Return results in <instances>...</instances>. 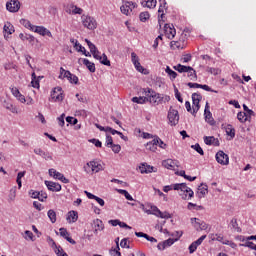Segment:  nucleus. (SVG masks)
I'll return each instance as SVG.
<instances>
[{
  "label": "nucleus",
  "mask_w": 256,
  "mask_h": 256,
  "mask_svg": "<svg viewBox=\"0 0 256 256\" xmlns=\"http://www.w3.org/2000/svg\"><path fill=\"white\" fill-rule=\"evenodd\" d=\"M216 139L213 136H205L204 137V143L205 145H213L215 143Z\"/></svg>",
  "instance_id": "a18cd8bd"
},
{
  "label": "nucleus",
  "mask_w": 256,
  "mask_h": 256,
  "mask_svg": "<svg viewBox=\"0 0 256 256\" xmlns=\"http://www.w3.org/2000/svg\"><path fill=\"white\" fill-rule=\"evenodd\" d=\"M201 99H203V96L199 93H193L192 94V115H195L199 109H201Z\"/></svg>",
  "instance_id": "20e7f679"
},
{
  "label": "nucleus",
  "mask_w": 256,
  "mask_h": 256,
  "mask_svg": "<svg viewBox=\"0 0 256 256\" xmlns=\"http://www.w3.org/2000/svg\"><path fill=\"white\" fill-rule=\"evenodd\" d=\"M196 225H198L199 229L201 231H207V229L209 228V225L207 223H205L204 221H198L196 222Z\"/></svg>",
  "instance_id": "c03bdc74"
},
{
  "label": "nucleus",
  "mask_w": 256,
  "mask_h": 256,
  "mask_svg": "<svg viewBox=\"0 0 256 256\" xmlns=\"http://www.w3.org/2000/svg\"><path fill=\"white\" fill-rule=\"evenodd\" d=\"M158 217H160V219H171V215L169 214V212H161L158 215Z\"/></svg>",
  "instance_id": "680f3d73"
},
{
  "label": "nucleus",
  "mask_w": 256,
  "mask_h": 256,
  "mask_svg": "<svg viewBox=\"0 0 256 256\" xmlns=\"http://www.w3.org/2000/svg\"><path fill=\"white\" fill-rule=\"evenodd\" d=\"M216 161L220 165H229V155L220 150L216 153Z\"/></svg>",
  "instance_id": "1a4fd4ad"
},
{
  "label": "nucleus",
  "mask_w": 256,
  "mask_h": 256,
  "mask_svg": "<svg viewBox=\"0 0 256 256\" xmlns=\"http://www.w3.org/2000/svg\"><path fill=\"white\" fill-rule=\"evenodd\" d=\"M94 227L99 231H103V229H105V225L103 224V221L101 219L94 220Z\"/></svg>",
  "instance_id": "72a5a7b5"
},
{
  "label": "nucleus",
  "mask_w": 256,
  "mask_h": 256,
  "mask_svg": "<svg viewBox=\"0 0 256 256\" xmlns=\"http://www.w3.org/2000/svg\"><path fill=\"white\" fill-rule=\"evenodd\" d=\"M66 122L69 123L70 125H77V123H79V120H77V118L68 116L66 117Z\"/></svg>",
  "instance_id": "603ef678"
},
{
  "label": "nucleus",
  "mask_w": 256,
  "mask_h": 256,
  "mask_svg": "<svg viewBox=\"0 0 256 256\" xmlns=\"http://www.w3.org/2000/svg\"><path fill=\"white\" fill-rule=\"evenodd\" d=\"M186 73H188V77L191 81H197V72H195V69L192 68V70H188Z\"/></svg>",
  "instance_id": "79ce46f5"
},
{
  "label": "nucleus",
  "mask_w": 256,
  "mask_h": 256,
  "mask_svg": "<svg viewBox=\"0 0 256 256\" xmlns=\"http://www.w3.org/2000/svg\"><path fill=\"white\" fill-rule=\"evenodd\" d=\"M165 72L169 75L170 79H177V72L173 71L171 67L167 66Z\"/></svg>",
  "instance_id": "58836bf2"
},
{
  "label": "nucleus",
  "mask_w": 256,
  "mask_h": 256,
  "mask_svg": "<svg viewBox=\"0 0 256 256\" xmlns=\"http://www.w3.org/2000/svg\"><path fill=\"white\" fill-rule=\"evenodd\" d=\"M72 15H83V9L77 7L75 4L73 6Z\"/></svg>",
  "instance_id": "3c124183"
},
{
  "label": "nucleus",
  "mask_w": 256,
  "mask_h": 256,
  "mask_svg": "<svg viewBox=\"0 0 256 256\" xmlns=\"http://www.w3.org/2000/svg\"><path fill=\"white\" fill-rule=\"evenodd\" d=\"M159 145V136H156L152 141L146 144V149L155 153Z\"/></svg>",
  "instance_id": "dca6fc26"
},
{
  "label": "nucleus",
  "mask_w": 256,
  "mask_h": 256,
  "mask_svg": "<svg viewBox=\"0 0 256 256\" xmlns=\"http://www.w3.org/2000/svg\"><path fill=\"white\" fill-rule=\"evenodd\" d=\"M170 47L173 50H175V49H183V47L181 46V42H179V41H172L170 43Z\"/></svg>",
  "instance_id": "8fccbe9b"
},
{
  "label": "nucleus",
  "mask_w": 256,
  "mask_h": 256,
  "mask_svg": "<svg viewBox=\"0 0 256 256\" xmlns=\"http://www.w3.org/2000/svg\"><path fill=\"white\" fill-rule=\"evenodd\" d=\"M34 31V33H38V35H42V37H45V35L47 37H53V34H51V31H49V29L43 27V26H34L32 28Z\"/></svg>",
  "instance_id": "9b49d317"
},
{
  "label": "nucleus",
  "mask_w": 256,
  "mask_h": 256,
  "mask_svg": "<svg viewBox=\"0 0 256 256\" xmlns=\"http://www.w3.org/2000/svg\"><path fill=\"white\" fill-rule=\"evenodd\" d=\"M74 7V4H68L66 7H65V11L66 13H68V15H73V8Z\"/></svg>",
  "instance_id": "e2e57ef3"
},
{
  "label": "nucleus",
  "mask_w": 256,
  "mask_h": 256,
  "mask_svg": "<svg viewBox=\"0 0 256 256\" xmlns=\"http://www.w3.org/2000/svg\"><path fill=\"white\" fill-rule=\"evenodd\" d=\"M231 225L234 231H237V233H241V228L239 227V224L237 223V219L233 218L231 220Z\"/></svg>",
  "instance_id": "49530a36"
},
{
  "label": "nucleus",
  "mask_w": 256,
  "mask_h": 256,
  "mask_svg": "<svg viewBox=\"0 0 256 256\" xmlns=\"http://www.w3.org/2000/svg\"><path fill=\"white\" fill-rule=\"evenodd\" d=\"M3 107L10 111L11 113H17V107H15L12 103L7 100L3 101Z\"/></svg>",
  "instance_id": "bb28decb"
},
{
  "label": "nucleus",
  "mask_w": 256,
  "mask_h": 256,
  "mask_svg": "<svg viewBox=\"0 0 256 256\" xmlns=\"http://www.w3.org/2000/svg\"><path fill=\"white\" fill-rule=\"evenodd\" d=\"M3 29H4V33H8V35H13V33H15V27L10 22H7L4 25Z\"/></svg>",
  "instance_id": "cd10ccee"
},
{
  "label": "nucleus",
  "mask_w": 256,
  "mask_h": 256,
  "mask_svg": "<svg viewBox=\"0 0 256 256\" xmlns=\"http://www.w3.org/2000/svg\"><path fill=\"white\" fill-rule=\"evenodd\" d=\"M173 189L174 191H180V196L185 201L193 199V195H195V192H193V190L189 188L186 183L174 184Z\"/></svg>",
  "instance_id": "f257e3e1"
},
{
  "label": "nucleus",
  "mask_w": 256,
  "mask_h": 256,
  "mask_svg": "<svg viewBox=\"0 0 256 256\" xmlns=\"http://www.w3.org/2000/svg\"><path fill=\"white\" fill-rule=\"evenodd\" d=\"M51 223H55L57 221V213L54 212L53 209H50L47 213Z\"/></svg>",
  "instance_id": "e433bc0d"
},
{
  "label": "nucleus",
  "mask_w": 256,
  "mask_h": 256,
  "mask_svg": "<svg viewBox=\"0 0 256 256\" xmlns=\"http://www.w3.org/2000/svg\"><path fill=\"white\" fill-rule=\"evenodd\" d=\"M175 71H178V73H187V71H192L191 66H185L181 64H177L174 66Z\"/></svg>",
  "instance_id": "393cba45"
},
{
  "label": "nucleus",
  "mask_w": 256,
  "mask_h": 256,
  "mask_svg": "<svg viewBox=\"0 0 256 256\" xmlns=\"http://www.w3.org/2000/svg\"><path fill=\"white\" fill-rule=\"evenodd\" d=\"M163 167L166 169H173L174 167H179V161L173 159H167L162 162Z\"/></svg>",
  "instance_id": "6ab92c4d"
},
{
  "label": "nucleus",
  "mask_w": 256,
  "mask_h": 256,
  "mask_svg": "<svg viewBox=\"0 0 256 256\" xmlns=\"http://www.w3.org/2000/svg\"><path fill=\"white\" fill-rule=\"evenodd\" d=\"M174 92L177 101H179V103H183V97H181V92H179V89H177V87L174 88Z\"/></svg>",
  "instance_id": "864d4df0"
},
{
  "label": "nucleus",
  "mask_w": 256,
  "mask_h": 256,
  "mask_svg": "<svg viewBox=\"0 0 256 256\" xmlns=\"http://www.w3.org/2000/svg\"><path fill=\"white\" fill-rule=\"evenodd\" d=\"M66 219L68 223H76V221L79 219V213H77V211L75 210H72L68 212V216Z\"/></svg>",
  "instance_id": "412c9836"
},
{
  "label": "nucleus",
  "mask_w": 256,
  "mask_h": 256,
  "mask_svg": "<svg viewBox=\"0 0 256 256\" xmlns=\"http://www.w3.org/2000/svg\"><path fill=\"white\" fill-rule=\"evenodd\" d=\"M34 153L36 155H40V157H43V159H45L46 161L53 160V156H51V154H49V152L43 151L41 148L34 149Z\"/></svg>",
  "instance_id": "aec40b11"
},
{
  "label": "nucleus",
  "mask_w": 256,
  "mask_h": 256,
  "mask_svg": "<svg viewBox=\"0 0 256 256\" xmlns=\"http://www.w3.org/2000/svg\"><path fill=\"white\" fill-rule=\"evenodd\" d=\"M82 24L86 29L93 31V29H97V20L91 16L82 15Z\"/></svg>",
  "instance_id": "7ed1b4c3"
},
{
  "label": "nucleus",
  "mask_w": 256,
  "mask_h": 256,
  "mask_svg": "<svg viewBox=\"0 0 256 256\" xmlns=\"http://www.w3.org/2000/svg\"><path fill=\"white\" fill-rule=\"evenodd\" d=\"M59 231H60V236H61V237H64V239H66V237L69 236V233H68L67 229H65V228H60Z\"/></svg>",
  "instance_id": "338daca9"
},
{
  "label": "nucleus",
  "mask_w": 256,
  "mask_h": 256,
  "mask_svg": "<svg viewBox=\"0 0 256 256\" xmlns=\"http://www.w3.org/2000/svg\"><path fill=\"white\" fill-rule=\"evenodd\" d=\"M99 62L102 65H106V67H111V61H109L106 54H102L101 59H99Z\"/></svg>",
  "instance_id": "f704fd0d"
},
{
  "label": "nucleus",
  "mask_w": 256,
  "mask_h": 256,
  "mask_svg": "<svg viewBox=\"0 0 256 256\" xmlns=\"http://www.w3.org/2000/svg\"><path fill=\"white\" fill-rule=\"evenodd\" d=\"M113 145V137L111 135L106 134V147H111Z\"/></svg>",
  "instance_id": "052dcab7"
},
{
  "label": "nucleus",
  "mask_w": 256,
  "mask_h": 256,
  "mask_svg": "<svg viewBox=\"0 0 256 256\" xmlns=\"http://www.w3.org/2000/svg\"><path fill=\"white\" fill-rule=\"evenodd\" d=\"M225 131L228 137H230L231 139H235V128H233V125L228 124L225 128Z\"/></svg>",
  "instance_id": "c85d7f7f"
},
{
  "label": "nucleus",
  "mask_w": 256,
  "mask_h": 256,
  "mask_svg": "<svg viewBox=\"0 0 256 256\" xmlns=\"http://www.w3.org/2000/svg\"><path fill=\"white\" fill-rule=\"evenodd\" d=\"M144 95L148 97V102L151 103V105H161V103H163V95L155 92L151 88L144 89Z\"/></svg>",
  "instance_id": "f03ea898"
},
{
  "label": "nucleus",
  "mask_w": 256,
  "mask_h": 256,
  "mask_svg": "<svg viewBox=\"0 0 256 256\" xmlns=\"http://www.w3.org/2000/svg\"><path fill=\"white\" fill-rule=\"evenodd\" d=\"M145 5L148 7V9H155V7H157V0L145 1Z\"/></svg>",
  "instance_id": "37998d69"
},
{
  "label": "nucleus",
  "mask_w": 256,
  "mask_h": 256,
  "mask_svg": "<svg viewBox=\"0 0 256 256\" xmlns=\"http://www.w3.org/2000/svg\"><path fill=\"white\" fill-rule=\"evenodd\" d=\"M191 148L194 149V151H197L199 155H205V152L203 151V148H201V145H199V143L192 145Z\"/></svg>",
  "instance_id": "de8ad7c7"
},
{
  "label": "nucleus",
  "mask_w": 256,
  "mask_h": 256,
  "mask_svg": "<svg viewBox=\"0 0 256 256\" xmlns=\"http://www.w3.org/2000/svg\"><path fill=\"white\" fill-rule=\"evenodd\" d=\"M131 5H133V9L137 7V3L126 1L125 4L120 7L121 13H123V15H129L130 11H132Z\"/></svg>",
  "instance_id": "ddd939ff"
},
{
  "label": "nucleus",
  "mask_w": 256,
  "mask_h": 256,
  "mask_svg": "<svg viewBox=\"0 0 256 256\" xmlns=\"http://www.w3.org/2000/svg\"><path fill=\"white\" fill-rule=\"evenodd\" d=\"M6 9L10 11V13H17V11L21 9V2H19V0H11L6 3Z\"/></svg>",
  "instance_id": "0eeeda50"
},
{
  "label": "nucleus",
  "mask_w": 256,
  "mask_h": 256,
  "mask_svg": "<svg viewBox=\"0 0 256 256\" xmlns=\"http://www.w3.org/2000/svg\"><path fill=\"white\" fill-rule=\"evenodd\" d=\"M255 245L256 244L251 241H246L244 244H240V247H248L249 249L253 250Z\"/></svg>",
  "instance_id": "13d9d810"
},
{
  "label": "nucleus",
  "mask_w": 256,
  "mask_h": 256,
  "mask_svg": "<svg viewBox=\"0 0 256 256\" xmlns=\"http://www.w3.org/2000/svg\"><path fill=\"white\" fill-rule=\"evenodd\" d=\"M44 183L49 191H53V192L61 191V184H59L57 182L46 180Z\"/></svg>",
  "instance_id": "2eb2a0df"
},
{
  "label": "nucleus",
  "mask_w": 256,
  "mask_h": 256,
  "mask_svg": "<svg viewBox=\"0 0 256 256\" xmlns=\"http://www.w3.org/2000/svg\"><path fill=\"white\" fill-rule=\"evenodd\" d=\"M206 71L208 73H211V75H219L221 73V70L219 68H212V67H207Z\"/></svg>",
  "instance_id": "09e8293b"
},
{
  "label": "nucleus",
  "mask_w": 256,
  "mask_h": 256,
  "mask_svg": "<svg viewBox=\"0 0 256 256\" xmlns=\"http://www.w3.org/2000/svg\"><path fill=\"white\" fill-rule=\"evenodd\" d=\"M152 215H155L156 217H159L161 210L157 208V206H152L151 207Z\"/></svg>",
  "instance_id": "0e129e2a"
},
{
  "label": "nucleus",
  "mask_w": 256,
  "mask_h": 256,
  "mask_svg": "<svg viewBox=\"0 0 256 256\" xmlns=\"http://www.w3.org/2000/svg\"><path fill=\"white\" fill-rule=\"evenodd\" d=\"M175 241H179V238H169L167 240L164 241V245H166V247H171V245H173V243H175Z\"/></svg>",
  "instance_id": "5fc2aeb1"
},
{
  "label": "nucleus",
  "mask_w": 256,
  "mask_h": 256,
  "mask_svg": "<svg viewBox=\"0 0 256 256\" xmlns=\"http://www.w3.org/2000/svg\"><path fill=\"white\" fill-rule=\"evenodd\" d=\"M85 42L87 43L90 49V53H93V51L97 49V46H95V44H93L89 39H85Z\"/></svg>",
  "instance_id": "6e6d98bb"
},
{
  "label": "nucleus",
  "mask_w": 256,
  "mask_h": 256,
  "mask_svg": "<svg viewBox=\"0 0 256 256\" xmlns=\"http://www.w3.org/2000/svg\"><path fill=\"white\" fill-rule=\"evenodd\" d=\"M160 3V7L158 9V13H161L160 16H158V23H159V27H161V23L163 21V17H165V12L163 9H166L167 7V1L165 0H159Z\"/></svg>",
  "instance_id": "4468645a"
},
{
  "label": "nucleus",
  "mask_w": 256,
  "mask_h": 256,
  "mask_svg": "<svg viewBox=\"0 0 256 256\" xmlns=\"http://www.w3.org/2000/svg\"><path fill=\"white\" fill-rule=\"evenodd\" d=\"M23 177H25V171L19 172L17 174L16 183L18 185V189H21V187H22L21 179H23Z\"/></svg>",
  "instance_id": "a19ab883"
},
{
  "label": "nucleus",
  "mask_w": 256,
  "mask_h": 256,
  "mask_svg": "<svg viewBox=\"0 0 256 256\" xmlns=\"http://www.w3.org/2000/svg\"><path fill=\"white\" fill-rule=\"evenodd\" d=\"M19 38L22 40V41H29V43H33L35 41V37L31 34H23V33H20L19 34Z\"/></svg>",
  "instance_id": "c756f323"
},
{
  "label": "nucleus",
  "mask_w": 256,
  "mask_h": 256,
  "mask_svg": "<svg viewBox=\"0 0 256 256\" xmlns=\"http://www.w3.org/2000/svg\"><path fill=\"white\" fill-rule=\"evenodd\" d=\"M20 23L26 29H30V31H33V29H34L33 27H35V25L31 24V22L29 20H26V19H21Z\"/></svg>",
  "instance_id": "473e14b6"
},
{
  "label": "nucleus",
  "mask_w": 256,
  "mask_h": 256,
  "mask_svg": "<svg viewBox=\"0 0 256 256\" xmlns=\"http://www.w3.org/2000/svg\"><path fill=\"white\" fill-rule=\"evenodd\" d=\"M167 117L172 127L179 124V111L175 110L173 106L170 107Z\"/></svg>",
  "instance_id": "423d86ee"
},
{
  "label": "nucleus",
  "mask_w": 256,
  "mask_h": 256,
  "mask_svg": "<svg viewBox=\"0 0 256 256\" xmlns=\"http://www.w3.org/2000/svg\"><path fill=\"white\" fill-rule=\"evenodd\" d=\"M90 143H93V145H95V147H103V143H101V141L99 139H90L89 140Z\"/></svg>",
  "instance_id": "bf43d9fd"
},
{
  "label": "nucleus",
  "mask_w": 256,
  "mask_h": 256,
  "mask_svg": "<svg viewBox=\"0 0 256 256\" xmlns=\"http://www.w3.org/2000/svg\"><path fill=\"white\" fill-rule=\"evenodd\" d=\"M136 71H139V73H143V75H147L149 72L143 66H141V63L138 61L134 64Z\"/></svg>",
  "instance_id": "4c0bfd02"
},
{
  "label": "nucleus",
  "mask_w": 256,
  "mask_h": 256,
  "mask_svg": "<svg viewBox=\"0 0 256 256\" xmlns=\"http://www.w3.org/2000/svg\"><path fill=\"white\" fill-rule=\"evenodd\" d=\"M198 191L202 195L200 197H205L207 193H209V187L206 184H202L201 186L198 187Z\"/></svg>",
  "instance_id": "2f4dec72"
},
{
  "label": "nucleus",
  "mask_w": 256,
  "mask_h": 256,
  "mask_svg": "<svg viewBox=\"0 0 256 256\" xmlns=\"http://www.w3.org/2000/svg\"><path fill=\"white\" fill-rule=\"evenodd\" d=\"M63 77L64 79H67L69 83H72L74 85H77V83H79V77L72 74L71 71H66Z\"/></svg>",
  "instance_id": "f3484780"
},
{
  "label": "nucleus",
  "mask_w": 256,
  "mask_h": 256,
  "mask_svg": "<svg viewBox=\"0 0 256 256\" xmlns=\"http://www.w3.org/2000/svg\"><path fill=\"white\" fill-rule=\"evenodd\" d=\"M110 255L111 256H121V252L119 251V249H117V248H112L111 250H110Z\"/></svg>",
  "instance_id": "774afa93"
},
{
  "label": "nucleus",
  "mask_w": 256,
  "mask_h": 256,
  "mask_svg": "<svg viewBox=\"0 0 256 256\" xmlns=\"http://www.w3.org/2000/svg\"><path fill=\"white\" fill-rule=\"evenodd\" d=\"M89 168H91V171H93L94 173H99V171H103V165L97 160L90 161L86 164V166H84V170L86 171V173H89Z\"/></svg>",
  "instance_id": "39448f33"
},
{
  "label": "nucleus",
  "mask_w": 256,
  "mask_h": 256,
  "mask_svg": "<svg viewBox=\"0 0 256 256\" xmlns=\"http://www.w3.org/2000/svg\"><path fill=\"white\" fill-rule=\"evenodd\" d=\"M150 17H151V15L147 11L141 12L139 15V19L142 23H145L146 21H148V19H150Z\"/></svg>",
  "instance_id": "c9c22d12"
},
{
  "label": "nucleus",
  "mask_w": 256,
  "mask_h": 256,
  "mask_svg": "<svg viewBox=\"0 0 256 256\" xmlns=\"http://www.w3.org/2000/svg\"><path fill=\"white\" fill-rule=\"evenodd\" d=\"M140 173H153L155 171V167L147 165V164H142L140 167Z\"/></svg>",
  "instance_id": "a878e982"
},
{
  "label": "nucleus",
  "mask_w": 256,
  "mask_h": 256,
  "mask_svg": "<svg viewBox=\"0 0 256 256\" xmlns=\"http://www.w3.org/2000/svg\"><path fill=\"white\" fill-rule=\"evenodd\" d=\"M83 65L87 67V69L90 71V73H95L96 68H95V63L89 61V59H82Z\"/></svg>",
  "instance_id": "5701e85b"
},
{
  "label": "nucleus",
  "mask_w": 256,
  "mask_h": 256,
  "mask_svg": "<svg viewBox=\"0 0 256 256\" xmlns=\"http://www.w3.org/2000/svg\"><path fill=\"white\" fill-rule=\"evenodd\" d=\"M47 199V192L45 191H40L38 195V200L41 201L42 203Z\"/></svg>",
  "instance_id": "4d7b16f0"
},
{
  "label": "nucleus",
  "mask_w": 256,
  "mask_h": 256,
  "mask_svg": "<svg viewBox=\"0 0 256 256\" xmlns=\"http://www.w3.org/2000/svg\"><path fill=\"white\" fill-rule=\"evenodd\" d=\"M187 86L190 87V89H203L204 91H209L210 93H218L217 90H213L207 84H199V83L189 82L187 84Z\"/></svg>",
  "instance_id": "6e6552de"
},
{
  "label": "nucleus",
  "mask_w": 256,
  "mask_h": 256,
  "mask_svg": "<svg viewBox=\"0 0 256 256\" xmlns=\"http://www.w3.org/2000/svg\"><path fill=\"white\" fill-rule=\"evenodd\" d=\"M62 88L61 87H56L54 90L51 92V96L49 101H62L63 100V93H61Z\"/></svg>",
  "instance_id": "9d476101"
},
{
  "label": "nucleus",
  "mask_w": 256,
  "mask_h": 256,
  "mask_svg": "<svg viewBox=\"0 0 256 256\" xmlns=\"http://www.w3.org/2000/svg\"><path fill=\"white\" fill-rule=\"evenodd\" d=\"M52 247H54V253L57 256H69L68 254H66L65 250H63V247L58 246L55 242H53Z\"/></svg>",
  "instance_id": "4be33fe9"
},
{
  "label": "nucleus",
  "mask_w": 256,
  "mask_h": 256,
  "mask_svg": "<svg viewBox=\"0 0 256 256\" xmlns=\"http://www.w3.org/2000/svg\"><path fill=\"white\" fill-rule=\"evenodd\" d=\"M132 102L137 103L138 105H143L144 103L149 102V98L147 95L140 96V97H133Z\"/></svg>",
  "instance_id": "b1692460"
},
{
  "label": "nucleus",
  "mask_w": 256,
  "mask_h": 256,
  "mask_svg": "<svg viewBox=\"0 0 256 256\" xmlns=\"http://www.w3.org/2000/svg\"><path fill=\"white\" fill-rule=\"evenodd\" d=\"M237 119H238V121H240V123H246V121H251L249 119V116H247V113H245V112H239L237 114Z\"/></svg>",
  "instance_id": "7c9ffc66"
},
{
  "label": "nucleus",
  "mask_w": 256,
  "mask_h": 256,
  "mask_svg": "<svg viewBox=\"0 0 256 256\" xmlns=\"http://www.w3.org/2000/svg\"><path fill=\"white\" fill-rule=\"evenodd\" d=\"M204 115H205V121L207 123H210V125L215 124V121L213 120V116L211 114V111L209 110V103H206V105H205Z\"/></svg>",
  "instance_id": "a211bd4d"
},
{
  "label": "nucleus",
  "mask_w": 256,
  "mask_h": 256,
  "mask_svg": "<svg viewBox=\"0 0 256 256\" xmlns=\"http://www.w3.org/2000/svg\"><path fill=\"white\" fill-rule=\"evenodd\" d=\"M164 33L168 39H173L177 31L175 30V27L173 25L171 26L170 24H165Z\"/></svg>",
  "instance_id": "f8f14e48"
},
{
  "label": "nucleus",
  "mask_w": 256,
  "mask_h": 256,
  "mask_svg": "<svg viewBox=\"0 0 256 256\" xmlns=\"http://www.w3.org/2000/svg\"><path fill=\"white\" fill-rule=\"evenodd\" d=\"M243 109H244V113H246L248 119L251 120V117H255V112L251 109H249V107H247L245 104H243Z\"/></svg>",
  "instance_id": "ea45409f"
},
{
  "label": "nucleus",
  "mask_w": 256,
  "mask_h": 256,
  "mask_svg": "<svg viewBox=\"0 0 256 256\" xmlns=\"http://www.w3.org/2000/svg\"><path fill=\"white\" fill-rule=\"evenodd\" d=\"M110 147L112 148L113 153H119L121 151V145L119 144H113Z\"/></svg>",
  "instance_id": "69168bd1"
}]
</instances>
